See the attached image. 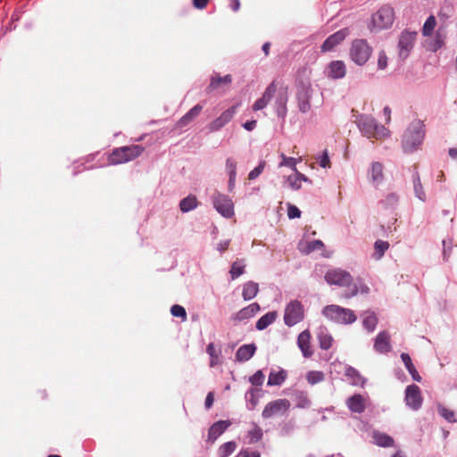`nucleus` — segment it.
<instances>
[{"label": "nucleus", "instance_id": "f257e3e1", "mask_svg": "<svg viewBox=\"0 0 457 457\" xmlns=\"http://www.w3.org/2000/svg\"><path fill=\"white\" fill-rule=\"evenodd\" d=\"M425 137L424 124L420 120H412L402 137V148L405 154H412L419 149Z\"/></svg>", "mask_w": 457, "mask_h": 457}, {"label": "nucleus", "instance_id": "f03ea898", "mask_svg": "<svg viewBox=\"0 0 457 457\" xmlns=\"http://www.w3.org/2000/svg\"><path fill=\"white\" fill-rule=\"evenodd\" d=\"M356 123L362 135L368 138L374 137L378 139L388 135L387 129L383 125L378 124L376 120L370 115H361L357 119Z\"/></svg>", "mask_w": 457, "mask_h": 457}, {"label": "nucleus", "instance_id": "7ed1b4c3", "mask_svg": "<svg viewBox=\"0 0 457 457\" xmlns=\"http://www.w3.org/2000/svg\"><path fill=\"white\" fill-rule=\"evenodd\" d=\"M322 315L337 324H352L356 320L354 312L347 308L337 304L327 305L322 309Z\"/></svg>", "mask_w": 457, "mask_h": 457}, {"label": "nucleus", "instance_id": "20e7f679", "mask_svg": "<svg viewBox=\"0 0 457 457\" xmlns=\"http://www.w3.org/2000/svg\"><path fill=\"white\" fill-rule=\"evenodd\" d=\"M372 54V47L365 39H355L350 47V58L359 66L364 65Z\"/></svg>", "mask_w": 457, "mask_h": 457}, {"label": "nucleus", "instance_id": "39448f33", "mask_svg": "<svg viewBox=\"0 0 457 457\" xmlns=\"http://www.w3.org/2000/svg\"><path fill=\"white\" fill-rule=\"evenodd\" d=\"M144 151L141 145H133L114 149L109 157L110 163L119 164L138 157Z\"/></svg>", "mask_w": 457, "mask_h": 457}, {"label": "nucleus", "instance_id": "423d86ee", "mask_svg": "<svg viewBox=\"0 0 457 457\" xmlns=\"http://www.w3.org/2000/svg\"><path fill=\"white\" fill-rule=\"evenodd\" d=\"M312 89L311 83L306 80H299L296 85V100L299 111L305 113L311 110V98Z\"/></svg>", "mask_w": 457, "mask_h": 457}, {"label": "nucleus", "instance_id": "0eeeda50", "mask_svg": "<svg viewBox=\"0 0 457 457\" xmlns=\"http://www.w3.org/2000/svg\"><path fill=\"white\" fill-rule=\"evenodd\" d=\"M304 318V310L298 300L290 301L285 308L284 322L287 327H293Z\"/></svg>", "mask_w": 457, "mask_h": 457}, {"label": "nucleus", "instance_id": "6e6552de", "mask_svg": "<svg viewBox=\"0 0 457 457\" xmlns=\"http://www.w3.org/2000/svg\"><path fill=\"white\" fill-rule=\"evenodd\" d=\"M290 402L287 399L281 398L268 403L262 412V417L264 420L271 419L274 417L281 416L289 411Z\"/></svg>", "mask_w": 457, "mask_h": 457}, {"label": "nucleus", "instance_id": "1a4fd4ad", "mask_svg": "<svg viewBox=\"0 0 457 457\" xmlns=\"http://www.w3.org/2000/svg\"><path fill=\"white\" fill-rule=\"evenodd\" d=\"M324 279L329 285H336L341 287L351 286L353 282L352 275L339 268L328 270L325 273Z\"/></svg>", "mask_w": 457, "mask_h": 457}, {"label": "nucleus", "instance_id": "9d476101", "mask_svg": "<svg viewBox=\"0 0 457 457\" xmlns=\"http://www.w3.org/2000/svg\"><path fill=\"white\" fill-rule=\"evenodd\" d=\"M212 204L215 210L224 218H231L234 215V204L229 196L216 192L212 195Z\"/></svg>", "mask_w": 457, "mask_h": 457}, {"label": "nucleus", "instance_id": "9b49d317", "mask_svg": "<svg viewBox=\"0 0 457 457\" xmlns=\"http://www.w3.org/2000/svg\"><path fill=\"white\" fill-rule=\"evenodd\" d=\"M417 37L416 31L403 30L399 36L398 54L403 60H405L412 50Z\"/></svg>", "mask_w": 457, "mask_h": 457}, {"label": "nucleus", "instance_id": "f8f14e48", "mask_svg": "<svg viewBox=\"0 0 457 457\" xmlns=\"http://www.w3.org/2000/svg\"><path fill=\"white\" fill-rule=\"evenodd\" d=\"M375 27L379 29L390 27L394 21V9L388 5L381 7L372 17Z\"/></svg>", "mask_w": 457, "mask_h": 457}, {"label": "nucleus", "instance_id": "ddd939ff", "mask_svg": "<svg viewBox=\"0 0 457 457\" xmlns=\"http://www.w3.org/2000/svg\"><path fill=\"white\" fill-rule=\"evenodd\" d=\"M404 401L410 409L420 410L423 402L420 387L414 384L408 386L405 389Z\"/></svg>", "mask_w": 457, "mask_h": 457}, {"label": "nucleus", "instance_id": "4468645a", "mask_svg": "<svg viewBox=\"0 0 457 457\" xmlns=\"http://www.w3.org/2000/svg\"><path fill=\"white\" fill-rule=\"evenodd\" d=\"M288 102V92L287 88L280 89L275 97V102L273 104L274 111L277 116L282 120L287 117V104Z\"/></svg>", "mask_w": 457, "mask_h": 457}, {"label": "nucleus", "instance_id": "2eb2a0df", "mask_svg": "<svg viewBox=\"0 0 457 457\" xmlns=\"http://www.w3.org/2000/svg\"><path fill=\"white\" fill-rule=\"evenodd\" d=\"M236 113V106H232L228 110L224 111L217 119L212 120L208 126L207 129L210 132H215L223 128L226 124H228Z\"/></svg>", "mask_w": 457, "mask_h": 457}, {"label": "nucleus", "instance_id": "dca6fc26", "mask_svg": "<svg viewBox=\"0 0 457 457\" xmlns=\"http://www.w3.org/2000/svg\"><path fill=\"white\" fill-rule=\"evenodd\" d=\"M348 35L347 29H343L336 33L330 35L321 45V52H329L334 49L335 46L339 45Z\"/></svg>", "mask_w": 457, "mask_h": 457}, {"label": "nucleus", "instance_id": "f3484780", "mask_svg": "<svg viewBox=\"0 0 457 457\" xmlns=\"http://www.w3.org/2000/svg\"><path fill=\"white\" fill-rule=\"evenodd\" d=\"M276 91H277L276 82L272 81L266 87L265 91L262 94V96L254 102V104L253 105V110L256 112V111L264 109L269 104L271 98L274 96Z\"/></svg>", "mask_w": 457, "mask_h": 457}, {"label": "nucleus", "instance_id": "a211bd4d", "mask_svg": "<svg viewBox=\"0 0 457 457\" xmlns=\"http://www.w3.org/2000/svg\"><path fill=\"white\" fill-rule=\"evenodd\" d=\"M231 425L229 420H219L214 422L208 432V441L212 444L216 441V439L222 435L228 428Z\"/></svg>", "mask_w": 457, "mask_h": 457}, {"label": "nucleus", "instance_id": "6ab92c4d", "mask_svg": "<svg viewBox=\"0 0 457 457\" xmlns=\"http://www.w3.org/2000/svg\"><path fill=\"white\" fill-rule=\"evenodd\" d=\"M374 349L379 353H386L391 350L390 335L386 331L378 334L374 342Z\"/></svg>", "mask_w": 457, "mask_h": 457}, {"label": "nucleus", "instance_id": "aec40b11", "mask_svg": "<svg viewBox=\"0 0 457 457\" xmlns=\"http://www.w3.org/2000/svg\"><path fill=\"white\" fill-rule=\"evenodd\" d=\"M311 334L309 330H303L297 337V345L302 351L303 355L305 358H310L313 354V351L311 347Z\"/></svg>", "mask_w": 457, "mask_h": 457}, {"label": "nucleus", "instance_id": "412c9836", "mask_svg": "<svg viewBox=\"0 0 457 457\" xmlns=\"http://www.w3.org/2000/svg\"><path fill=\"white\" fill-rule=\"evenodd\" d=\"M346 69L344 62L333 61L331 62L327 69V75L328 78L338 79L345 76Z\"/></svg>", "mask_w": 457, "mask_h": 457}, {"label": "nucleus", "instance_id": "4be33fe9", "mask_svg": "<svg viewBox=\"0 0 457 457\" xmlns=\"http://www.w3.org/2000/svg\"><path fill=\"white\" fill-rule=\"evenodd\" d=\"M260 305L257 303H253L248 306L238 311L234 316L233 320L237 321H243L253 317L259 311Z\"/></svg>", "mask_w": 457, "mask_h": 457}, {"label": "nucleus", "instance_id": "5701e85b", "mask_svg": "<svg viewBox=\"0 0 457 457\" xmlns=\"http://www.w3.org/2000/svg\"><path fill=\"white\" fill-rule=\"evenodd\" d=\"M346 405L351 411L362 413L365 411L364 397L359 394L353 395L347 399Z\"/></svg>", "mask_w": 457, "mask_h": 457}, {"label": "nucleus", "instance_id": "b1692460", "mask_svg": "<svg viewBox=\"0 0 457 457\" xmlns=\"http://www.w3.org/2000/svg\"><path fill=\"white\" fill-rule=\"evenodd\" d=\"M256 346L254 344H248L241 345L236 353V359L239 362L247 361L255 353Z\"/></svg>", "mask_w": 457, "mask_h": 457}, {"label": "nucleus", "instance_id": "393cba45", "mask_svg": "<svg viewBox=\"0 0 457 457\" xmlns=\"http://www.w3.org/2000/svg\"><path fill=\"white\" fill-rule=\"evenodd\" d=\"M262 395V391L261 388H250L245 395L247 409L250 411L253 410L257 406Z\"/></svg>", "mask_w": 457, "mask_h": 457}, {"label": "nucleus", "instance_id": "a878e982", "mask_svg": "<svg viewBox=\"0 0 457 457\" xmlns=\"http://www.w3.org/2000/svg\"><path fill=\"white\" fill-rule=\"evenodd\" d=\"M369 177L374 185H379L384 179L382 163L378 162H372L369 170Z\"/></svg>", "mask_w": 457, "mask_h": 457}, {"label": "nucleus", "instance_id": "bb28decb", "mask_svg": "<svg viewBox=\"0 0 457 457\" xmlns=\"http://www.w3.org/2000/svg\"><path fill=\"white\" fill-rule=\"evenodd\" d=\"M373 443L380 447H393L395 440L392 436L380 431H374L372 434Z\"/></svg>", "mask_w": 457, "mask_h": 457}, {"label": "nucleus", "instance_id": "cd10ccee", "mask_svg": "<svg viewBox=\"0 0 457 457\" xmlns=\"http://www.w3.org/2000/svg\"><path fill=\"white\" fill-rule=\"evenodd\" d=\"M259 292V285L253 281H247L243 286L242 296L245 301L253 299Z\"/></svg>", "mask_w": 457, "mask_h": 457}, {"label": "nucleus", "instance_id": "c85d7f7f", "mask_svg": "<svg viewBox=\"0 0 457 457\" xmlns=\"http://www.w3.org/2000/svg\"><path fill=\"white\" fill-rule=\"evenodd\" d=\"M202 110L203 106L201 104L195 105L185 115H183L180 118V120L178 121V126L179 128L185 127L190 121H192L196 116H198Z\"/></svg>", "mask_w": 457, "mask_h": 457}, {"label": "nucleus", "instance_id": "c756f323", "mask_svg": "<svg viewBox=\"0 0 457 457\" xmlns=\"http://www.w3.org/2000/svg\"><path fill=\"white\" fill-rule=\"evenodd\" d=\"M287 372L281 369L279 371L272 370L268 378L267 385L269 386H281L287 379Z\"/></svg>", "mask_w": 457, "mask_h": 457}, {"label": "nucleus", "instance_id": "7c9ffc66", "mask_svg": "<svg viewBox=\"0 0 457 457\" xmlns=\"http://www.w3.org/2000/svg\"><path fill=\"white\" fill-rule=\"evenodd\" d=\"M401 359H402L403 362L404 363V366H405L406 370H408V372L411 376L412 379L417 381V382H420L421 381V377L420 376V374L417 371L415 366L413 365V363L411 361V356L408 353H403L401 354Z\"/></svg>", "mask_w": 457, "mask_h": 457}, {"label": "nucleus", "instance_id": "2f4dec72", "mask_svg": "<svg viewBox=\"0 0 457 457\" xmlns=\"http://www.w3.org/2000/svg\"><path fill=\"white\" fill-rule=\"evenodd\" d=\"M317 337L321 349L328 350L331 347L333 337L325 328H320Z\"/></svg>", "mask_w": 457, "mask_h": 457}, {"label": "nucleus", "instance_id": "473e14b6", "mask_svg": "<svg viewBox=\"0 0 457 457\" xmlns=\"http://www.w3.org/2000/svg\"><path fill=\"white\" fill-rule=\"evenodd\" d=\"M263 431L262 428L255 422L251 423V428L247 431V438L250 444H255L262 440Z\"/></svg>", "mask_w": 457, "mask_h": 457}, {"label": "nucleus", "instance_id": "72a5a7b5", "mask_svg": "<svg viewBox=\"0 0 457 457\" xmlns=\"http://www.w3.org/2000/svg\"><path fill=\"white\" fill-rule=\"evenodd\" d=\"M276 312H270L262 316L256 322V328L258 330H263L268 328L270 324H272L277 319Z\"/></svg>", "mask_w": 457, "mask_h": 457}, {"label": "nucleus", "instance_id": "f704fd0d", "mask_svg": "<svg viewBox=\"0 0 457 457\" xmlns=\"http://www.w3.org/2000/svg\"><path fill=\"white\" fill-rule=\"evenodd\" d=\"M412 182H413V190H414L415 196L418 199H420V201L425 202L426 201V193L423 189L418 171H415L412 174Z\"/></svg>", "mask_w": 457, "mask_h": 457}, {"label": "nucleus", "instance_id": "c9c22d12", "mask_svg": "<svg viewBox=\"0 0 457 457\" xmlns=\"http://www.w3.org/2000/svg\"><path fill=\"white\" fill-rule=\"evenodd\" d=\"M197 205L198 202L196 197L193 195H190L180 201L179 209L182 212H188L195 210Z\"/></svg>", "mask_w": 457, "mask_h": 457}, {"label": "nucleus", "instance_id": "e433bc0d", "mask_svg": "<svg viewBox=\"0 0 457 457\" xmlns=\"http://www.w3.org/2000/svg\"><path fill=\"white\" fill-rule=\"evenodd\" d=\"M232 82V77L231 75H225L223 77L216 76L212 77L210 85L207 87L208 92H212L215 89H217L220 85L225 84L228 85Z\"/></svg>", "mask_w": 457, "mask_h": 457}, {"label": "nucleus", "instance_id": "4c0bfd02", "mask_svg": "<svg viewBox=\"0 0 457 457\" xmlns=\"http://www.w3.org/2000/svg\"><path fill=\"white\" fill-rule=\"evenodd\" d=\"M296 407L300 409H307L311 406L312 402L309 399L308 394L305 391H295L294 394Z\"/></svg>", "mask_w": 457, "mask_h": 457}, {"label": "nucleus", "instance_id": "58836bf2", "mask_svg": "<svg viewBox=\"0 0 457 457\" xmlns=\"http://www.w3.org/2000/svg\"><path fill=\"white\" fill-rule=\"evenodd\" d=\"M389 248V243L386 242V241H383V240H377L374 244V253H373V258L375 260H380L386 251Z\"/></svg>", "mask_w": 457, "mask_h": 457}, {"label": "nucleus", "instance_id": "ea45409f", "mask_svg": "<svg viewBox=\"0 0 457 457\" xmlns=\"http://www.w3.org/2000/svg\"><path fill=\"white\" fill-rule=\"evenodd\" d=\"M245 268V260L237 259V261H235L232 263L231 269L229 270L231 278L235 279V278H238L239 276H241L242 274H244Z\"/></svg>", "mask_w": 457, "mask_h": 457}, {"label": "nucleus", "instance_id": "a19ab883", "mask_svg": "<svg viewBox=\"0 0 457 457\" xmlns=\"http://www.w3.org/2000/svg\"><path fill=\"white\" fill-rule=\"evenodd\" d=\"M378 324V318L373 312H366L362 320V325L368 332L375 330Z\"/></svg>", "mask_w": 457, "mask_h": 457}, {"label": "nucleus", "instance_id": "79ce46f5", "mask_svg": "<svg viewBox=\"0 0 457 457\" xmlns=\"http://www.w3.org/2000/svg\"><path fill=\"white\" fill-rule=\"evenodd\" d=\"M206 353L210 355V366L214 367L220 363V350H217L213 343L206 347Z\"/></svg>", "mask_w": 457, "mask_h": 457}, {"label": "nucleus", "instance_id": "37998d69", "mask_svg": "<svg viewBox=\"0 0 457 457\" xmlns=\"http://www.w3.org/2000/svg\"><path fill=\"white\" fill-rule=\"evenodd\" d=\"M399 202V196L395 193H389L386 197L380 201V204L385 209H395Z\"/></svg>", "mask_w": 457, "mask_h": 457}, {"label": "nucleus", "instance_id": "c03bdc74", "mask_svg": "<svg viewBox=\"0 0 457 457\" xmlns=\"http://www.w3.org/2000/svg\"><path fill=\"white\" fill-rule=\"evenodd\" d=\"M237 444L234 441L227 442L221 445L218 450V457H228L235 452Z\"/></svg>", "mask_w": 457, "mask_h": 457}, {"label": "nucleus", "instance_id": "a18cd8bd", "mask_svg": "<svg viewBox=\"0 0 457 457\" xmlns=\"http://www.w3.org/2000/svg\"><path fill=\"white\" fill-rule=\"evenodd\" d=\"M345 376L352 379V383L355 386L362 385L363 378L357 370L353 367H348L345 370Z\"/></svg>", "mask_w": 457, "mask_h": 457}, {"label": "nucleus", "instance_id": "49530a36", "mask_svg": "<svg viewBox=\"0 0 457 457\" xmlns=\"http://www.w3.org/2000/svg\"><path fill=\"white\" fill-rule=\"evenodd\" d=\"M324 247V244L321 240H313L308 242L304 248H301V252L304 254H309L316 250H320Z\"/></svg>", "mask_w": 457, "mask_h": 457}, {"label": "nucleus", "instance_id": "de8ad7c7", "mask_svg": "<svg viewBox=\"0 0 457 457\" xmlns=\"http://www.w3.org/2000/svg\"><path fill=\"white\" fill-rule=\"evenodd\" d=\"M436 25V18L433 15H430L425 21L422 28V35L424 37L431 36L432 32L435 29Z\"/></svg>", "mask_w": 457, "mask_h": 457}, {"label": "nucleus", "instance_id": "09e8293b", "mask_svg": "<svg viewBox=\"0 0 457 457\" xmlns=\"http://www.w3.org/2000/svg\"><path fill=\"white\" fill-rule=\"evenodd\" d=\"M325 378L324 373L319 370L309 371L306 375V379L310 385H315L323 381Z\"/></svg>", "mask_w": 457, "mask_h": 457}, {"label": "nucleus", "instance_id": "8fccbe9b", "mask_svg": "<svg viewBox=\"0 0 457 457\" xmlns=\"http://www.w3.org/2000/svg\"><path fill=\"white\" fill-rule=\"evenodd\" d=\"M438 413L447 421L455 422L456 420L454 418V412L452 410L445 408V406L439 404L437 406Z\"/></svg>", "mask_w": 457, "mask_h": 457}, {"label": "nucleus", "instance_id": "3c124183", "mask_svg": "<svg viewBox=\"0 0 457 457\" xmlns=\"http://www.w3.org/2000/svg\"><path fill=\"white\" fill-rule=\"evenodd\" d=\"M237 161L234 158H227L225 168L228 177H237Z\"/></svg>", "mask_w": 457, "mask_h": 457}, {"label": "nucleus", "instance_id": "603ef678", "mask_svg": "<svg viewBox=\"0 0 457 457\" xmlns=\"http://www.w3.org/2000/svg\"><path fill=\"white\" fill-rule=\"evenodd\" d=\"M266 166L265 161H261L257 167H255L253 170H252L248 173V179L249 180H254L256 179L264 170V168Z\"/></svg>", "mask_w": 457, "mask_h": 457}, {"label": "nucleus", "instance_id": "864d4df0", "mask_svg": "<svg viewBox=\"0 0 457 457\" xmlns=\"http://www.w3.org/2000/svg\"><path fill=\"white\" fill-rule=\"evenodd\" d=\"M280 157L282 159V162H280L279 166H287L291 168L294 171H296L297 160L295 158L287 157L284 154H281Z\"/></svg>", "mask_w": 457, "mask_h": 457}, {"label": "nucleus", "instance_id": "5fc2aeb1", "mask_svg": "<svg viewBox=\"0 0 457 457\" xmlns=\"http://www.w3.org/2000/svg\"><path fill=\"white\" fill-rule=\"evenodd\" d=\"M264 374L262 370H257L249 378V381L253 386H261L264 382Z\"/></svg>", "mask_w": 457, "mask_h": 457}, {"label": "nucleus", "instance_id": "6e6d98bb", "mask_svg": "<svg viewBox=\"0 0 457 457\" xmlns=\"http://www.w3.org/2000/svg\"><path fill=\"white\" fill-rule=\"evenodd\" d=\"M170 312L174 317L181 318L183 320L187 319V312L183 306L174 304L170 308Z\"/></svg>", "mask_w": 457, "mask_h": 457}, {"label": "nucleus", "instance_id": "4d7b16f0", "mask_svg": "<svg viewBox=\"0 0 457 457\" xmlns=\"http://www.w3.org/2000/svg\"><path fill=\"white\" fill-rule=\"evenodd\" d=\"M287 181L289 185V187L293 189V190H298L301 188L302 185H301V181L300 179H298L296 173L295 172L294 175H290L287 177Z\"/></svg>", "mask_w": 457, "mask_h": 457}, {"label": "nucleus", "instance_id": "13d9d810", "mask_svg": "<svg viewBox=\"0 0 457 457\" xmlns=\"http://www.w3.org/2000/svg\"><path fill=\"white\" fill-rule=\"evenodd\" d=\"M445 37L441 34L440 29L437 30L432 44V50L436 51L444 46Z\"/></svg>", "mask_w": 457, "mask_h": 457}, {"label": "nucleus", "instance_id": "bf43d9fd", "mask_svg": "<svg viewBox=\"0 0 457 457\" xmlns=\"http://www.w3.org/2000/svg\"><path fill=\"white\" fill-rule=\"evenodd\" d=\"M387 56L386 54V52L381 50L378 52V70H385L387 67Z\"/></svg>", "mask_w": 457, "mask_h": 457}, {"label": "nucleus", "instance_id": "052dcab7", "mask_svg": "<svg viewBox=\"0 0 457 457\" xmlns=\"http://www.w3.org/2000/svg\"><path fill=\"white\" fill-rule=\"evenodd\" d=\"M318 162L321 168L326 169L330 167V161L328 150H324L322 154L320 157H318Z\"/></svg>", "mask_w": 457, "mask_h": 457}, {"label": "nucleus", "instance_id": "680f3d73", "mask_svg": "<svg viewBox=\"0 0 457 457\" xmlns=\"http://www.w3.org/2000/svg\"><path fill=\"white\" fill-rule=\"evenodd\" d=\"M287 216L289 219L300 218L301 211L295 205L288 204Z\"/></svg>", "mask_w": 457, "mask_h": 457}, {"label": "nucleus", "instance_id": "e2e57ef3", "mask_svg": "<svg viewBox=\"0 0 457 457\" xmlns=\"http://www.w3.org/2000/svg\"><path fill=\"white\" fill-rule=\"evenodd\" d=\"M235 457H261L257 451L241 450Z\"/></svg>", "mask_w": 457, "mask_h": 457}, {"label": "nucleus", "instance_id": "0e129e2a", "mask_svg": "<svg viewBox=\"0 0 457 457\" xmlns=\"http://www.w3.org/2000/svg\"><path fill=\"white\" fill-rule=\"evenodd\" d=\"M213 401H214L213 393L209 392L206 395L205 402H204L205 408L210 409L213 404Z\"/></svg>", "mask_w": 457, "mask_h": 457}, {"label": "nucleus", "instance_id": "69168bd1", "mask_svg": "<svg viewBox=\"0 0 457 457\" xmlns=\"http://www.w3.org/2000/svg\"><path fill=\"white\" fill-rule=\"evenodd\" d=\"M256 123H257V122H256V120H248V121H246V122H245V123L243 124V127H244V129H245L246 130H248V131H252V130H253V129H255V127H256Z\"/></svg>", "mask_w": 457, "mask_h": 457}, {"label": "nucleus", "instance_id": "338daca9", "mask_svg": "<svg viewBox=\"0 0 457 457\" xmlns=\"http://www.w3.org/2000/svg\"><path fill=\"white\" fill-rule=\"evenodd\" d=\"M208 0H193V4L197 9H204L207 5Z\"/></svg>", "mask_w": 457, "mask_h": 457}, {"label": "nucleus", "instance_id": "774afa93", "mask_svg": "<svg viewBox=\"0 0 457 457\" xmlns=\"http://www.w3.org/2000/svg\"><path fill=\"white\" fill-rule=\"evenodd\" d=\"M228 245L229 240L221 241L217 245V250L220 252H223L228 249Z\"/></svg>", "mask_w": 457, "mask_h": 457}]
</instances>
